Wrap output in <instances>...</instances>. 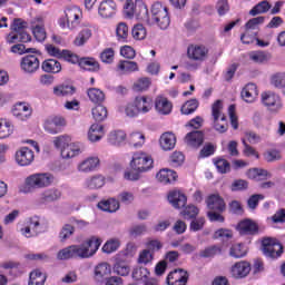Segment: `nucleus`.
<instances>
[{
  "label": "nucleus",
  "mask_w": 285,
  "mask_h": 285,
  "mask_svg": "<svg viewBox=\"0 0 285 285\" xmlns=\"http://www.w3.org/2000/svg\"><path fill=\"white\" fill-rule=\"evenodd\" d=\"M99 246L101 240L96 236H91L80 245H71L73 259H90L97 254Z\"/></svg>",
  "instance_id": "obj_1"
},
{
  "label": "nucleus",
  "mask_w": 285,
  "mask_h": 285,
  "mask_svg": "<svg viewBox=\"0 0 285 285\" xmlns=\"http://www.w3.org/2000/svg\"><path fill=\"white\" fill-rule=\"evenodd\" d=\"M151 21L153 26L155 23L160 28V30H166L170 26V16H168V7L164 6L161 2H155L151 6Z\"/></svg>",
  "instance_id": "obj_2"
},
{
  "label": "nucleus",
  "mask_w": 285,
  "mask_h": 285,
  "mask_svg": "<svg viewBox=\"0 0 285 285\" xmlns=\"http://www.w3.org/2000/svg\"><path fill=\"white\" fill-rule=\"evenodd\" d=\"M55 184V175L50 173H36L26 178V186L33 189L50 188Z\"/></svg>",
  "instance_id": "obj_3"
},
{
  "label": "nucleus",
  "mask_w": 285,
  "mask_h": 285,
  "mask_svg": "<svg viewBox=\"0 0 285 285\" xmlns=\"http://www.w3.org/2000/svg\"><path fill=\"white\" fill-rule=\"evenodd\" d=\"M153 157L144 151H137L132 155L130 167L137 173H148L153 168Z\"/></svg>",
  "instance_id": "obj_4"
},
{
  "label": "nucleus",
  "mask_w": 285,
  "mask_h": 285,
  "mask_svg": "<svg viewBox=\"0 0 285 285\" xmlns=\"http://www.w3.org/2000/svg\"><path fill=\"white\" fill-rule=\"evenodd\" d=\"M261 104L269 112H279L284 108L282 97L273 91H264L261 95Z\"/></svg>",
  "instance_id": "obj_5"
},
{
  "label": "nucleus",
  "mask_w": 285,
  "mask_h": 285,
  "mask_svg": "<svg viewBox=\"0 0 285 285\" xmlns=\"http://www.w3.org/2000/svg\"><path fill=\"white\" fill-rule=\"evenodd\" d=\"M262 250L265 257L278 259L284 253V246H282L277 239L267 237L262 240Z\"/></svg>",
  "instance_id": "obj_6"
},
{
  "label": "nucleus",
  "mask_w": 285,
  "mask_h": 285,
  "mask_svg": "<svg viewBox=\"0 0 285 285\" xmlns=\"http://www.w3.org/2000/svg\"><path fill=\"white\" fill-rule=\"evenodd\" d=\"M224 105L222 100H216L212 106V117L214 119V128L217 132H226L228 130V124H226V116L222 114Z\"/></svg>",
  "instance_id": "obj_7"
},
{
  "label": "nucleus",
  "mask_w": 285,
  "mask_h": 285,
  "mask_svg": "<svg viewBox=\"0 0 285 285\" xmlns=\"http://www.w3.org/2000/svg\"><path fill=\"white\" fill-rule=\"evenodd\" d=\"M187 57L191 59V61L202 63V61H206V57H208V48L204 45H190L187 48Z\"/></svg>",
  "instance_id": "obj_8"
},
{
  "label": "nucleus",
  "mask_w": 285,
  "mask_h": 285,
  "mask_svg": "<svg viewBox=\"0 0 285 285\" xmlns=\"http://www.w3.org/2000/svg\"><path fill=\"white\" fill-rule=\"evenodd\" d=\"M39 58L35 55H28L21 58L20 68L24 75H35L39 70Z\"/></svg>",
  "instance_id": "obj_9"
},
{
  "label": "nucleus",
  "mask_w": 285,
  "mask_h": 285,
  "mask_svg": "<svg viewBox=\"0 0 285 285\" xmlns=\"http://www.w3.org/2000/svg\"><path fill=\"white\" fill-rule=\"evenodd\" d=\"M35 161V151L28 147H21L16 151V164L18 166H30Z\"/></svg>",
  "instance_id": "obj_10"
},
{
  "label": "nucleus",
  "mask_w": 285,
  "mask_h": 285,
  "mask_svg": "<svg viewBox=\"0 0 285 285\" xmlns=\"http://www.w3.org/2000/svg\"><path fill=\"white\" fill-rule=\"evenodd\" d=\"M12 115L19 121H27L32 116V107L28 102H18L12 109Z\"/></svg>",
  "instance_id": "obj_11"
},
{
  "label": "nucleus",
  "mask_w": 285,
  "mask_h": 285,
  "mask_svg": "<svg viewBox=\"0 0 285 285\" xmlns=\"http://www.w3.org/2000/svg\"><path fill=\"white\" fill-rule=\"evenodd\" d=\"M63 126H66V119L61 117H53V118L47 119L43 124V128L46 132H49V135H59Z\"/></svg>",
  "instance_id": "obj_12"
},
{
  "label": "nucleus",
  "mask_w": 285,
  "mask_h": 285,
  "mask_svg": "<svg viewBox=\"0 0 285 285\" xmlns=\"http://www.w3.org/2000/svg\"><path fill=\"white\" fill-rule=\"evenodd\" d=\"M98 14L102 19H112L117 14V3L112 0H104L98 8Z\"/></svg>",
  "instance_id": "obj_13"
},
{
  "label": "nucleus",
  "mask_w": 285,
  "mask_h": 285,
  "mask_svg": "<svg viewBox=\"0 0 285 285\" xmlns=\"http://www.w3.org/2000/svg\"><path fill=\"white\" fill-rule=\"evenodd\" d=\"M82 186L86 190H99L106 186V176L101 174L90 176L83 181Z\"/></svg>",
  "instance_id": "obj_14"
},
{
  "label": "nucleus",
  "mask_w": 285,
  "mask_h": 285,
  "mask_svg": "<svg viewBox=\"0 0 285 285\" xmlns=\"http://www.w3.org/2000/svg\"><path fill=\"white\" fill-rule=\"evenodd\" d=\"M242 99L245 100L246 104H255L257 101V97H259V90L257 89V85L247 83L240 91Z\"/></svg>",
  "instance_id": "obj_15"
},
{
  "label": "nucleus",
  "mask_w": 285,
  "mask_h": 285,
  "mask_svg": "<svg viewBox=\"0 0 285 285\" xmlns=\"http://www.w3.org/2000/svg\"><path fill=\"white\" fill-rule=\"evenodd\" d=\"M61 199V190L52 187L42 191L38 198L39 204H52Z\"/></svg>",
  "instance_id": "obj_16"
},
{
  "label": "nucleus",
  "mask_w": 285,
  "mask_h": 285,
  "mask_svg": "<svg viewBox=\"0 0 285 285\" xmlns=\"http://www.w3.org/2000/svg\"><path fill=\"white\" fill-rule=\"evenodd\" d=\"M168 285H186L188 284V272L184 269H175L167 276Z\"/></svg>",
  "instance_id": "obj_17"
},
{
  "label": "nucleus",
  "mask_w": 285,
  "mask_h": 285,
  "mask_svg": "<svg viewBox=\"0 0 285 285\" xmlns=\"http://www.w3.org/2000/svg\"><path fill=\"white\" fill-rule=\"evenodd\" d=\"M139 115H148L153 110V98L150 96H138L134 99Z\"/></svg>",
  "instance_id": "obj_18"
},
{
  "label": "nucleus",
  "mask_w": 285,
  "mask_h": 285,
  "mask_svg": "<svg viewBox=\"0 0 285 285\" xmlns=\"http://www.w3.org/2000/svg\"><path fill=\"white\" fill-rule=\"evenodd\" d=\"M31 30L37 41H46V29L43 28V18L41 16L31 20Z\"/></svg>",
  "instance_id": "obj_19"
},
{
  "label": "nucleus",
  "mask_w": 285,
  "mask_h": 285,
  "mask_svg": "<svg viewBox=\"0 0 285 285\" xmlns=\"http://www.w3.org/2000/svg\"><path fill=\"white\" fill-rule=\"evenodd\" d=\"M155 109L158 115H170L173 112V102L164 95H159L155 98Z\"/></svg>",
  "instance_id": "obj_20"
},
{
  "label": "nucleus",
  "mask_w": 285,
  "mask_h": 285,
  "mask_svg": "<svg viewBox=\"0 0 285 285\" xmlns=\"http://www.w3.org/2000/svg\"><path fill=\"white\" fill-rule=\"evenodd\" d=\"M138 21L153 26L150 13L148 12V6L141 0L136 1V14L134 16Z\"/></svg>",
  "instance_id": "obj_21"
},
{
  "label": "nucleus",
  "mask_w": 285,
  "mask_h": 285,
  "mask_svg": "<svg viewBox=\"0 0 285 285\" xmlns=\"http://www.w3.org/2000/svg\"><path fill=\"white\" fill-rule=\"evenodd\" d=\"M83 153V145L81 142H69L66 148L60 151L62 159H72Z\"/></svg>",
  "instance_id": "obj_22"
},
{
  "label": "nucleus",
  "mask_w": 285,
  "mask_h": 285,
  "mask_svg": "<svg viewBox=\"0 0 285 285\" xmlns=\"http://www.w3.org/2000/svg\"><path fill=\"white\" fill-rule=\"evenodd\" d=\"M237 230L239 235H257L259 227L252 219H244L238 223Z\"/></svg>",
  "instance_id": "obj_23"
},
{
  "label": "nucleus",
  "mask_w": 285,
  "mask_h": 285,
  "mask_svg": "<svg viewBox=\"0 0 285 285\" xmlns=\"http://www.w3.org/2000/svg\"><path fill=\"white\" fill-rule=\"evenodd\" d=\"M99 157H88L85 160H82L78 167V173H95L99 168Z\"/></svg>",
  "instance_id": "obj_24"
},
{
  "label": "nucleus",
  "mask_w": 285,
  "mask_h": 285,
  "mask_svg": "<svg viewBox=\"0 0 285 285\" xmlns=\"http://www.w3.org/2000/svg\"><path fill=\"white\" fill-rule=\"evenodd\" d=\"M92 38V26H85L78 32L76 39L73 40L75 46L81 47L86 46L88 41Z\"/></svg>",
  "instance_id": "obj_25"
},
{
  "label": "nucleus",
  "mask_w": 285,
  "mask_h": 285,
  "mask_svg": "<svg viewBox=\"0 0 285 285\" xmlns=\"http://www.w3.org/2000/svg\"><path fill=\"white\" fill-rule=\"evenodd\" d=\"M207 207L209 210L224 213V210H226V203H224V198H220L219 195L213 194L207 198Z\"/></svg>",
  "instance_id": "obj_26"
},
{
  "label": "nucleus",
  "mask_w": 285,
  "mask_h": 285,
  "mask_svg": "<svg viewBox=\"0 0 285 285\" xmlns=\"http://www.w3.org/2000/svg\"><path fill=\"white\" fill-rule=\"evenodd\" d=\"M159 145L163 150H173L177 145V137H175V134L170 131L164 132L160 136Z\"/></svg>",
  "instance_id": "obj_27"
},
{
  "label": "nucleus",
  "mask_w": 285,
  "mask_h": 285,
  "mask_svg": "<svg viewBox=\"0 0 285 285\" xmlns=\"http://www.w3.org/2000/svg\"><path fill=\"white\" fill-rule=\"evenodd\" d=\"M250 273V264L248 262H238L232 267V275L236 279L246 277Z\"/></svg>",
  "instance_id": "obj_28"
},
{
  "label": "nucleus",
  "mask_w": 285,
  "mask_h": 285,
  "mask_svg": "<svg viewBox=\"0 0 285 285\" xmlns=\"http://www.w3.org/2000/svg\"><path fill=\"white\" fill-rule=\"evenodd\" d=\"M168 202L174 206V208H184L186 206V195L181 194L179 190L170 191L168 195Z\"/></svg>",
  "instance_id": "obj_29"
},
{
  "label": "nucleus",
  "mask_w": 285,
  "mask_h": 285,
  "mask_svg": "<svg viewBox=\"0 0 285 285\" xmlns=\"http://www.w3.org/2000/svg\"><path fill=\"white\" fill-rule=\"evenodd\" d=\"M185 141L191 148H199L204 144V134L202 131H191L186 135Z\"/></svg>",
  "instance_id": "obj_30"
},
{
  "label": "nucleus",
  "mask_w": 285,
  "mask_h": 285,
  "mask_svg": "<svg viewBox=\"0 0 285 285\" xmlns=\"http://www.w3.org/2000/svg\"><path fill=\"white\" fill-rule=\"evenodd\" d=\"M126 258H121V256H116V263L114 265V273L116 275H121V277H126V275L130 274V266L126 263Z\"/></svg>",
  "instance_id": "obj_31"
},
{
  "label": "nucleus",
  "mask_w": 285,
  "mask_h": 285,
  "mask_svg": "<svg viewBox=\"0 0 285 285\" xmlns=\"http://www.w3.org/2000/svg\"><path fill=\"white\" fill-rule=\"evenodd\" d=\"M104 135V126L99 124H94L89 128L88 140L91 141V144H95V141H101Z\"/></svg>",
  "instance_id": "obj_32"
},
{
  "label": "nucleus",
  "mask_w": 285,
  "mask_h": 285,
  "mask_svg": "<svg viewBox=\"0 0 285 285\" xmlns=\"http://www.w3.org/2000/svg\"><path fill=\"white\" fill-rule=\"evenodd\" d=\"M139 66L135 61L121 60L117 66V72L119 75H130V72H137Z\"/></svg>",
  "instance_id": "obj_33"
},
{
  "label": "nucleus",
  "mask_w": 285,
  "mask_h": 285,
  "mask_svg": "<svg viewBox=\"0 0 285 285\" xmlns=\"http://www.w3.org/2000/svg\"><path fill=\"white\" fill-rule=\"evenodd\" d=\"M98 208L104 210L105 213H117L119 210L120 205L119 200L116 198H108L107 200H101L98 203Z\"/></svg>",
  "instance_id": "obj_34"
},
{
  "label": "nucleus",
  "mask_w": 285,
  "mask_h": 285,
  "mask_svg": "<svg viewBox=\"0 0 285 285\" xmlns=\"http://www.w3.org/2000/svg\"><path fill=\"white\" fill-rule=\"evenodd\" d=\"M177 173L170 169H161L157 175L156 178L160 184H173V181H177Z\"/></svg>",
  "instance_id": "obj_35"
},
{
  "label": "nucleus",
  "mask_w": 285,
  "mask_h": 285,
  "mask_svg": "<svg viewBox=\"0 0 285 285\" xmlns=\"http://www.w3.org/2000/svg\"><path fill=\"white\" fill-rule=\"evenodd\" d=\"M41 68L43 72H51L52 75H59L61 71V62L55 59H47L42 62Z\"/></svg>",
  "instance_id": "obj_36"
},
{
  "label": "nucleus",
  "mask_w": 285,
  "mask_h": 285,
  "mask_svg": "<svg viewBox=\"0 0 285 285\" xmlns=\"http://www.w3.org/2000/svg\"><path fill=\"white\" fill-rule=\"evenodd\" d=\"M14 132V125L12 121L0 118V139H8Z\"/></svg>",
  "instance_id": "obj_37"
},
{
  "label": "nucleus",
  "mask_w": 285,
  "mask_h": 285,
  "mask_svg": "<svg viewBox=\"0 0 285 285\" xmlns=\"http://www.w3.org/2000/svg\"><path fill=\"white\" fill-rule=\"evenodd\" d=\"M79 67L88 72L99 71V62L95 60V58H81L79 61Z\"/></svg>",
  "instance_id": "obj_38"
},
{
  "label": "nucleus",
  "mask_w": 285,
  "mask_h": 285,
  "mask_svg": "<svg viewBox=\"0 0 285 285\" xmlns=\"http://www.w3.org/2000/svg\"><path fill=\"white\" fill-rule=\"evenodd\" d=\"M247 177L254 181H264L271 177V174L266 169L254 168L247 171Z\"/></svg>",
  "instance_id": "obj_39"
},
{
  "label": "nucleus",
  "mask_w": 285,
  "mask_h": 285,
  "mask_svg": "<svg viewBox=\"0 0 285 285\" xmlns=\"http://www.w3.org/2000/svg\"><path fill=\"white\" fill-rule=\"evenodd\" d=\"M109 144L112 146H121V144H126V131L124 130H114L108 135Z\"/></svg>",
  "instance_id": "obj_40"
},
{
  "label": "nucleus",
  "mask_w": 285,
  "mask_h": 285,
  "mask_svg": "<svg viewBox=\"0 0 285 285\" xmlns=\"http://www.w3.org/2000/svg\"><path fill=\"white\" fill-rule=\"evenodd\" d=\"M65 14L68 23H79V19H81V9L79 7H70L65 10Z\"/></svg>",
  "instance_id": "obj_41"
},
{
  "label": "nucleus",
  "mask_w": 285,
  "mask_h": 285,
  "mask_svg": "<svg viewBox=\"0 0 285 285\" xmlns=\"http://www.w3.org/2000/svg\"><path fill=\"white\" fill-rule=\"evenodd\" d=\"M87 95L92 104H102V101L106 99V94H104L99 88L88 89Z\"/></svg>",
  "instance_id": "obj_42"
},
{
  "label": "nucleus",
  "mask_w": 285,
  "mask_h": 285,
  "mask_svg": "<svg viewBox=\"0 0 285 285\" xmlns=\"http://www.w3.org/2000/svg\"><path fill=\"white\" fill-rule=\"evenodd\" d=\"M272 6L271 2H268L267 0H263L261 2H258L250 11L249 14L252 17H257V14H266V12H268V10H271Z\"/></svg>",
  "instance_id": "obj_43"
},
{
  "label": "nucleus",
  "mask_w": 285,
  "mask_h": 285,
  "mask_svg": "<svg viewBox=\"0 0 285 285\" xmlns=\"http://www.w3.org/2000/svg\"><path fill=\"white\" fill-rule=\"evenodd\" d=\"M46 274L41 269H36L30 273L28 285H43L46 284Z\"/></svg>",
  "instance_id": "obj_44"
},
{
  "label": "nucleus",
  "mask_w": 285,
  "mask_h": 285,
  "mask_svg": "<svg viewBox=\"0 0 285 285\" xmlns=\"http://www.w3.org/2000/svg\"><path fill=\"white\" fill-rule=\"evenodd\" d=\"M249 59L254 61V63H267V61H271V53L266 51H252Z\"/></svg>",
  "instance_id": "obj_45"
},
{
  "label": "nucleus",
  "mask_w": 285,
  "mask_h": 285,
  "mask_svg": "<svg viewBox=\"0 0 285 285\" xmlns=\"http://www.w3.org/2000/svg\"><path fill=\"white\" fill-rule=\"evenodd\" d=\"M151 85L153 81L150 80V78H139L134 82L132 90H135V92H146V90H148Z\"/></svg>",
  "instance_id": "obj_46"
},
{
  "label": "nucleus",
  "mask_w": 285,
  "mask_h": 285,
  "mask_svg": "<svg viewBox=\"0 0 285 285\" xmlns=\"http://www.w3.org/2000/svg\"><path fill=\"white\" fill-rule=\"evenodd\" d=\"M75 92V87L68 85H59L53 87V95L56 97H70Z\"/></svg>",
  "instance_id": "obj_47"
},
{
  "label": "nucleus",
  "mask_w": 285,
  "mask_h": 285,
  "mask_svg": "<svg viewBox=\"0 0 285 285\" xmlns=\"http://www.w3.org/2000/svg\"><path fill=\"white\" fill-rule=\"evenodd\" d=\"M112 273V267L108 263H101L95 268V275L98 279H104Z\"/></svg>",
  "instance_id": "obj_48"
},
{
  "label": "nucleus",
  "mask_w": 285,
  "mask_h": 285,
  "mask_svg": "<svg viewBox=\"0 0 285 285\" xmlns=\"http://www.w3.org/2000/svg\"><path fill=\"white\" fill-rule=\"evenodd\" d=\"M70 141H71L70 136L60 135L53 138L52 144L56 150H60V153H62L63 148H66L70 144Z\"/></svg>",
  "instance_id": "obj_49"
},
{
  "label": "nucleus",
  "mask_w": 285,
  "mask_h": 285,
  "mask_svg": "<svg viewBox=\"0 0 285 285\" xmlns=\"http://www.w3.org/2000/svg\"><path fill=\"white\" fill-rule=\"evenodd\" d=\"M26 225L31 229L32 235H35L36 237L43 233V226L37 217L28 219Z\"/></svg>",
  "instance_id": "obj_50"
},
{
  "label": "nucleus",
  "mask_w": 285,
  "mask_h": 285,
  "mask_svg": "<svg viewBox=\"0 0 285 285\" xmlns=\"http://www.w3.org/2000/svg\"><path fill=\"white\" fill-rule=\"evenodd\" d=\"M145 142H146V137L144 136V134L139 131L130 134L129 144L130 146H134V148H141Z\"/></svg>",
  "instance_id": "obj_51"
},
{
  "label": "nucleus",
  "mask_w": 285,
  "mask_h": 285,
  "mask_svg": "<svg viewBox=\"0 0 285 285\" xmlns=\"http://www.w3.org/2000/svg\"><path fill=\"white\" fill-rule=\"evenodd\" d=\"M246 253H247L246 246H244V244L242 243L233 245L229 250L230 257H235L236 259L246 257Z\"/></svg>",
  "instance_id": "obj_52"
},
{
  "label": "nucleus",
  "mask_w": 285,
  "mask_h": 285,
  "mask_svg": "<svg viewBox=\"0 0 285 285\" xmlns=\"http://www.w3.org/2000/svg\"><path fill=\"white\" fill-rule=\"evenodd\" d=\"M137 12V2L132 0H126L124 4V14L127 19H135Z\"/></svg>",
  "instance_id": "obj_53"
},
{
  "label": "nucleus",
  "mask_w": 285,
  "mask_h": 285,
  "mask_svg": "<svg viewBox=\"0 0 285 285\" xmlns=\"http://www.w3.org/2000/svg\"><path fill=\"white\" fill-rule=\"evenodd\" d=\"M197 108H199V101L197 99H191L181 106L180 112L183 115H193Z\"/></svg>",
  "instance_id": "obj_54"
},
{
  "label": "nucleus",
  "mask_w": 285,
  "mask_h": 285,
  "mask_svg": "<svg viewBox=\"0 0 285 285\" xmlns=\"http://www.w3.org/2000/svg\"><path fill=\"white\" fill-rule=\"evenodd\" d=\"M132 37L136 39V41H144L146 39V36L148 35V31L146 30V27L144 24H135L131 30Z\"/></svg>",
  "instance_id": "obj_55"
},
{
  "label": "nucleus",
  "mask_w": 285,
  "mask_h": 285,
  "mask_svg": "<svg viewBox=\"0 0 285 285\" xmlns=\"http://www.w3.org/2000/svg\"><path fill=\"white\" fill-rule=\"evenodd\" d=\"M148 233V227L145 224L132 225L129 228V236L136 239V237H141Z\"/></svg>",
  "instance_id": "obj_56"
},
{
  "label": "nucleus",
  "mask_w": 285,
  "mask_h": 285,
  "mask_svg": "<svg viewBox=\"0 0 285 285\" xmlns=\"http://www.w3.org/2000/svg\"><path fill=\"white\" fill-rule=\"evenodd\" d=\"M92 117L96 121H104L108 119V109L105 106H97L92 109Z\"/></svg>",
  "instance_id": "obj_57"
},
{
  "label": "nucleus",
  "mask_w": 285,
  "mask_h": 285,
  "mask_svg": "<svg viewBox=\"0 0 285 285\" xmlns=\"http://www.w3.org/2000/svg\"><path fill=\"white\" fill-rule=\"evenodd\" d=\"M137 255V245L134 243H128L126 249L118 254V257L122 259H130V257H135Z\"/></svg>",
  "instance_id": "obj_58"
},
{
  "label": "nucleus",
  "mask_w": 285,
  "mask_h": 285,
  "mask_svg": "<svg viewBox=\"0 0 285 285\" xmlns=\"http://www.w3.org/2000/svg\"><path fill=\"white\" fill-rule=\"evenodd\" d=\"M271 83L272 86H274V88H278V90H282V88H285V73L284 72L274 73L271 77Z\"/></svg>",
  "instance_id": "obj_59"
},
{
  "label": "nucleus",
  "mask_w": 285,
  "mask_h": 285,
  "mask_svg": "<svg viewBox=\"0 0 285 285\" xmlns=\"http://www.w3.org/2000/svg\"><path fill=\"white\" fill-rule=\"evenodd\" d=\"M71 235H75V226L65 224L59 233V239L60 242H67V239H70Z\"/></svg>",
  "instance_id": "obj_60"
},
{
  "label": "nucleus",
  "mask_w": 285,
  "mask_h": 285,
  "mask_svg": "<svg viewBox=\"0 0 285 285\" xmlns=\"http://www.w3.org/2000/svg\"><path fill=\"white\" fill-rule=\"evenodd\" d=\"M153 259H155L153 252L149 249H142L138 256V264H144L146 266L147 264L153 263Z\"/></svg>",
  "instance_id": "obj_61"
},
{
  "label": "nucleus",
  "mask_w": 285,
  "mask_h": 285,
  "mask_svg": "<svg viewBox=\"0 0 285 285\" xmlns=\"http://www.w3.org/2000/svg\"><path fill=\"white\" fill-rule=\"evenodd\" d=\"M119 246H121V243L119 242V239L112 238L102 246V250L104 253H107V254L115 253V250L119 249Z\"/></svg>",
  "instance_id": "obj_62"
},
{
  "label": "nucleus",
  "mask_w": 285,
  "mask_h": 285,
  "mask_svg": "<svg viewBox=\"0 0 285 285\" xmlns=\"http://www.w3.org/2000/svg\"><path fill=\"white\" fill-rule=\"evenodd\" d=\"M214 164H215L218 173H220L222 175H224L226 173H230V163H228V160H226L224 158H219L217 160H214Z\"/></svg>",
  "instance_id": "obj_63"
},
{
  "label": "nucleus",
  "mask_w": 285,
  "mask_h": 285,
  "mask_svg": "<svg viewBox=\"0 0 285 285\" xmlns=\"http://www.w3.org/2000/svg\"><path fill=\"white\" fill-rule=\"evenodd\" d=\"M116 35L118 37V41H126L128 39V24L125 22L118 23Z\"/></svg>",
  "instance_id": "obj_64"
}]
</instances>
